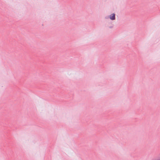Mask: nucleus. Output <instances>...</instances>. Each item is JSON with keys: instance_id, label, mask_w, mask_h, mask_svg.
<instances>
[{"instance_id": "1", "label": "nucleus", "mask_w": 160, "mask_h": 160, "mask_svg": "<svg viewBox=\"0 0 160 160\" xmlns=\"http://www.w3.org/2000/svg\"><path fill=\"white\" fill-rule=\"evenodd\" d=\"M110 18L111 20H114L115 19V14H112L110 16Z\"/></svg>"}]
</instances>
